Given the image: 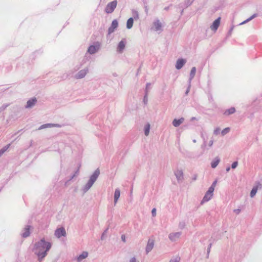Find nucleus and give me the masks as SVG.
Here are the masks:
<instances>
[{"label": "nucleus", "mask_w": 262, "mask_h": 262, "mask_svg": "<svg viewBox=\"0 0 262 262\" xmlns=\"http://www.w3.org/2000/svg\"><path fill=\"white\" fill-rule=\"evenodd\" d=\"M132 15L134 17V19H135V20L139 19V13L137 11H136L135 10H132Z\"/></svg>", "instance_id": "27"}, {"label": "nucleus", "mask_w": 262, "mask_h": 262, "mask_svg": "<svg viewBox=\"0 0 262 262\" xmlns=\"http://www.w3.org/2000/svg\"><path fill=\"white\" fill-rule=\"evenodd\" d=\"M184 119L183 118H181L179 119H174L172 122V124L174 126L177 127L181 124L184 122Z\"/></svg>", "instance_id": "18"}, {"label": "nucleus", "mask_w": 262, "mask_h": 262, "mask_svg": "<svg viewBox=\"0 0 262 262\" xmlns=\"http://www.w3.org/2000/svg\"><path fill=\"white\" fill-rule=\"evenodd\" d=\"M154 246V240L152 238H149L146 247L145 251L146 254H148L153 249Z\"/></svg>", "instance_id": "10"}, {"label": "nucleus", "mask_w": 262, "mask_h": 262, "mask_svg": "<svg viewBox=\"0 0 262 262\" xmlns=\"http://www.w3.org/2000/svg\"><path fill=\"white\" fill-rule=\"evenodd\" d=\"M212 189L213 188H209L208 190L207 191L203 199L202 202H207L211 199L212 196H213V193L214 191L212 190Z\"/></svg>", "instance_id": "7"}, {"label": "nucleus", "mask_w": 262, "mask_h": 262, "mask_svg": "<svg viewBox=\"0 0 262 262\" xmlns=\"http://www.w3.org/2000/svg\"><path fill=\"white\" fill-rule=\"evenodd\" d=\"M30 226L27 225L24 229V232L22 233V236L24 237H27L30 235Z\"/></svg>", "instance_id": "19"}, {"label": "nucleus", "mask_w": 262, "mask_h": 262, "mask_svg": "<svg viewBox=\"0 0 262 262\" xmlns=\"http://www.w3.org/2000/svg\"><path fill=\"white\" fill-rule=\"evenodd\" d=\"M237 164H238V163L237 162H234L232 164V168H235L237 167Z\"/></svg>", "instance_id": "37"}, {"label": "nucleus", "mask_w": 262, "mask_h": 262, "mask_svg": "<svg viewBox=\"0 0 262 262\" xmlns=\"http://www.w3.org/2000/svg\"><path fill=\"white\" fill-rule=\"evenodd\" d=\"M220 159L219 158H216L214 160V161H212L211 162V167L212 168H215L217 165L219 164V162H220Z\"/></svg>", "instance_id": "26"}, {"label": "nucleus", "mask_w": 262, "mask_h": 262, "mask_svg": "<svg viewBox=\"0 0 262 262\" xmlns=\"http://www.w3.org/2000/svg\"><path fill=\"white\" fill-rule=\"evenodd\" d=\"M51 247L52 244L43 238L34 244L32 250L37 256L38 260L40 262L47 255Z\"/></svg>", "instance_id": "1"}, {"label": "nucleus", "mask_w": 262, "mask_h": 262, "mask_svg": "<svg viewBox=\"0 0 262 262\" xmlns=\"http://www.w3.org/2000/svg\"><path fill=\"white\" fill-rule=\"evenodd\" d=\"M220 132V129H216L215 130H214V133L215 134H217Z\"/></svg>", "instance_id": "40"}, {"label": "nucleus", "mask_w": 262, "mask_h": 262, "mask_svg": "<svg viewBox=\"0 0 262 262\" xmlns=\"http://www.w3.org/2000/svg\"><path fill=\"white\" fill-rule=\"evenodd\" d=\"M78 170H77L76 171V174H78Z\"/></svg>", "instance_id": "46"}, {"label": "nucleus", "mask_w": 262, "mask_h": 262, "mask_svg": "<svg viewBox=\"0 0 262 262\" xmlns=\"http://www.w3.org/2000/svg\"><path fill=\"white\" fill-rule=\"evenodd\" d=\"M134 23V18L133 17L129 18L126 23V28L128 29H130L133 27Z\"/></svg>", "instance_id": "22"}, {"label": "nucleus", "mask_w": 262, "mask_h": 262, "mask_svg": "<svg viewBox=\"0 0 262 262\" xmlns=\"http://www.w3.org/2000/svg\"><path fill=\"white\" fill-rule=\"evenodd\" d=\"M216 183H217V181L216 180L214 181L213 182L212 185L209 188H213L212 190L214 191V188H215V187L216 186Z\"/></svg>", "instance_id": "35"}, {"label": "nucleus", "mask_w": 262, "mask_h": 262, "mask_svg": "<svg viewBox=\"0 0 262 262\" xmlns=\"http://www.w3.org/2000/svg\"><path fill=\"white\" fill-rule=\"evenodd\" d=\"M126 43V42L125 39H123L121 40L118 45L117 51L119 53H122L125 49Z\"/></svg>", "instance_id": "8"}, {"label": "nucleus", "mask_w": 262, "mask_h": 262, "mask_svg": "<svg viewBox=\"0 0 262 262\" xmlns=\"http://www.w3.org/2000/svg\"><path fill=\"white\" fill-rule=\"evenodd\" d=\"M100 174V171L99 169H97L95 170L94 173L91 176L90 179L86 184L82 187V190L83 193L86 192L93 186L94 183L96 182L97 178Z\"/></svg>", "instance_id": "2"}, {"label": "nucleus", "mask_w": 262, "mask_h": 262, "mask_svg": "<svg viewBox=\"0 0 262 262\" xmlns=\"http://www.w3.org/2000/svg\"><path fill=\"white\" fill-rule=\"evenodd\" d=\"M151 214L152 216H155L156 215V209L153 208L151 210Z\"/></svg>", "instance_id": "36"}, {"label": "nucleus", "mask_w": 262, "mask_h": 262, "mask_svg": "<svg viewBox=\"0 0 262 262\" xmlns=\"http://www.w3.org/2000/svg\"><path fill=\"white\" fill-rule=\"evenodd\" d=\"M255 17V15H253V16H252L251 18H249L247 19V21L249 20H251L252 18H253V17Z\"/></svg>", "instance_id": "42"}, {"label": "nucleus", "mask_w": 262, "mask_h": 262, "mask_svg": "<svg viewBox=\"0 0 262 262\" xmlns=\"http://www.w3.org/2000/svg\"><path fill=\"white\" fill-rule=\"evenodd\" d=\"M117 5V1L114 0L109 3H108L105 7V11L106 13H112L115 9L116 8Z\"/></svg>", "instance_id": "3"}, {"label": "nucleus", "mask_w": 262, "mask_h": 262, "mask_svg": "<svg viewBox=\"0 0 262 262\" xmlns=\"http://www.w3.org/2000/svg\"><path fill=\"white\" fill-rule=\"evenodd\" d=\"M230 167H228V168H227V169H226V171H229L230 170Z\"/></svg>", "instance_id": "43"}, {"label": "nucleus", "mask_w": 262, "mask_h": 262, "mask_svg": "<svg viewBox=\"0 0 262 262\" xmlns=\"http://www.w3.org/2000/svg\"><path fill=\"white\" fill-rule=\"evenodd\" d=\"M241 210L239 209H237V210H234V212L236 213V214H238L240 212Z\"/></svg>", "instance_id": "41"}, {"label": "nucleus", "mask_w": 262, "mask_h": 262, "mask_svg": "<svg viewBox=\"0 0 262 262\" xmlns=\"http://www.w3.org/2000/svg\"><path fill=\"white\" fill-rule=\"evenodd\" d=\"M54 234L56 237L59 238L61 236H66V231L64 228L61 227L55 230Z\"/></svg>", "instance_id": "6"}, {"label": "nucleus", "mask_w": 262, "mask_h": 262, "mask_svg": "<svg viewBox=\"0 0 262 262\" xmlns=\"http://www.w3.org/2000/svg\"><path fill=\"white\" fill-rule=\"evenodd\" d=\"M151 84L150 83H147L145 90V93H147V94H148L149 92L151 89Z\"/></svg>", "instance_id": "28"}, {"label": "nucleus", "mask_w": 262, "mask_h": 262, "mask_svg": "<svg viewBox=\"0 0 262 262\" xmlns=\"http://www.w3.org/2000/svg\"><path fill=\"white\" fill-rule=\"evenodd\" d=\"M89 71L88 68H85L84 69L79 71L75 75V78L77 79H82L84 78Z\"/></svg>", "instance_id": "4"}, {"label": "nucleus", "mask_w": 262, "mask_h": 262, "mask_svg": "<svg viewBox=\"0 0 262 262\" xmlns=\"http://www.w3.org/2000/svg\"><path fill=\"white\" fill-rule=\"evenodd\" d=\"M221 21V17H219L216 19H215L213 23H212V25L210 26V28L212 30H213L214 31H216L218 27L220 26Z\"/></svg>", "instance_id": "13"}, {"label": "nucleus", "mask_w": 262, "mask_h": 262, "mask_svg": "<svg viewBox=\"0 0 262 262\" xmlns=\"http://www.w3.org/2000/svg\"><path fill=\"white\" fill-rule=\"evenodd\" d=\"M37 102V99L35 97L30 99L27 102L25 108H30L33 107Z\"/></svg>", "instance_id": "12"}, {"label": "nucleus", "mask_w": 262, "mask_h": 262, "mask_svg": "<svg viewBox=\"0 0 262 262\" xmlns=\"http://www.w3.org/2000/svg\"><path fill=\"white\" fill-rule=\"evenodd\" d=\"M99 49L100 45L98 43L96 45H91L89 47L88 52L90 54H93L97 52Z\"/></svg>", "instance_id": "9"}, {"label": "nucleus", "mask_w": 262, "mask_h": 262, "mask_svg": "<svg viewBox=\"0 0 262 262\" xmlns=\"http://www.w3.org/2000/svg\"><path fill=\"white\" fill-rule=\"evenodd\" d=\"M180 237V234L179 233H175L170 234L169 238L171 241H176Z\"/></svg>", "instance_id": "25"}, {"label": "nucleus", "mask_w": 262, "mask_h": 262, "mask_svg": "<svg viewBox=\"0 0 262 262\" xmlns=\"http://www.w3.org/2000/svg\"><path fill=\"white\" fill-rule=\"evenodd\" d=\"M108 230V228L106 229L103 232L102 235H101V240H104L105 238V235L107 233V231Z\"/></svg>", "instance_id": "34"}, {"label": "nucleus", "mask_w": 262, "mask_h": 262, "mask_svg": "<svg viewBox=\"0 0 262 262\" xmlns=\"http://www.w3.org/2000/svg\"><path fill=\"white\" fill-rule=\"evenodd\" d=\"M121 240L124 242V243H125L126 242V238H125V235L124 234H122L121 235Z\"/></svg>", "instance_id": "38"}, {"label": "nucleus", "mask_w": 262, "mask_h": 262, "mask_svg": "<svg viewBox=\"0 0 262 262\" xmlns=\"http://www.w3.org/2000/svg\"><path fill=\"white\" fill-rule=\"evenodd\" d=\"M261 188V185L260 183L257 184L256 185L252 188V189L250 192L251 197L253 198L256 193L257 189L258 188Z\"/></svg>", "instance_id": "16"}, {"label": "nucleus", "mask_w": 262, "mask_h": 262, "mask_svg": "<svg viewBox=\"0 0 262 262\" xmlns=\"http://www.w3.org/2000/svg\"><path fill=\"white\" fill-rule=\"evenodd\" d=\"M10 144H8L5 146L3 147L0 150L3 151L4 154L10 147Z\"/></svg>", "instance_id": "33"}, {"label": "nucleus", "mask_w": 262, "mask_h": 262, "mask_svg": "<svg viewBox=\"0 0 262 262\" xmlns=\"http://www.w3.org/2000/svg\"><path fill=\"white\" fill-rule=\"evenodd\" d=\"M3 154V151L0 150V157Z\"/></svg>", "instance_id": "44"}, {"label": "nucleus", "mask_w": 262, "mask_h": 262, "mask_svg": "<svg viewBox=\"0 0 262 262\" xmlns=\"http://www.w3.org/2000/svg\"><path fill=\"white\" fill-rule=\"evenodd\" d=\"M120 195V191L118 188L115 189L114 193V203L116 204Z\"/></svg>", "instance_id": "21"}, {"label": "nucleus", "mask_w": 262, "mask_h": 262, "mask_svg": "<svg viewBox=\"0 0 262 262\" xmlns=\"http://www.w3.org/2000/svg\"><path fill=\"white\" fill-rule=\"evenodd\" d=\"M235 111V109L234 107H231L226 111H225V112L224 113V114L225 115V116H228L230 114H233Z\"/></svg>", "instance_id": "24"}, {"label": "nucleus", "mask_w": 262, "mask_h": 262, "mask_svg": "<svg viewBox=\"0 0 262 262\" xmlns=\"http://www.w3.org/2000/svg\"><path fill=\"white\" fill-rule=\"evenodd\" d=\"M230 131V128L229 127H227V128H225L224 129H223L222 132V135L223 136H224L225 135H226L227 133H228Z\"/></svg>", "instance_id": "32"}, {"label": "nucleus", "mask_w": 262, "mask_h": 262, "mask_svg": "<svg viewBox=\"0 0 262 262\" xmlns=\"http://www.w3.org/2000/svg\"><path fill=\"white\" fill-rule=\"evenodd\" d=\"M150 128V125L149 123H147L144 125V134L146 136H147L149 135Z\"/></svg>", "instance_id": "23"}, {"label": "nucleus", "mask_w": 262, "mask_h": 262, "mask_svg": "<svg viewBox=\"0 0 262 262\" xmlns=\"http://www.w3.org/2000/svg\"><path fill=\"white\" fill-rule=\"evenodd\" d=\"M129 262H139V261L137 260L135 257H132L129 260Z\"/></svg>", "instance_id": "39"}, {"label": "nucleus", "mask_w": 262, "mask_h": 262, "mask_svg": "<svg viewBox=\"0 0 262 262\" xmlns=\"http://www.w3.org/2000/svg\"><path fill=\"white\" fill-rule=\"evenodd\" d=\"M154 31L161 32L162 31V24L158 19H156L153 23V27L151 28Z\"/></svg>", "instance_id": "5"}, {"label": "nucleus", "mask_w": 262, "mask_h": 262, "mask_svg": "<svg viewBox=\"0 0 262 262\" xmlns=\"http://www.w3.org/2000/svg\"><path fill=\"white\" fill-rule=\"evenodd\" d=\"M148 94H147V93H145V95L144 96V98H143V102L144 103V104H147V102H148Z\"/></svg>", "instance_id": "30"}, {"label": "nucleus", "mask_w": 262, "mask_h": 262, "mask_svg": "<svg viewBox=\"0 0 262 262\" xmlns=\"http://www.w3.org/2000/svg\"><path fill=\"white\" fill-rule=\"evenodd\" d=\"M88 256V253L86 251H83L81 254L77 256L76 259L77 262H81L82 260L86 258Z\"/></svg>", "instance_id": "15"}, {"label": "nucleus", "mask_w": 262, "mask_h": 262, "mask_svg": "<svg viewBox=\"0 0 262 262\" xmlns=\"http://www.w3.org/2000/svg\"><path fill=\"white\" fill-rule=\"evenodd\" d=\"M195 72H196V69L195 67H193L191 69V72H190V76L192 78H193L194 76Z\"/></svg>", "instance_id": "31"}, {"label": "nucleus", "mask_w": 262, "mask_h": 262, "mask_svg": "<svg viewBox=\"0 0 262 262\" xmlns=\"http://www.w3.org/2000/svg\"><path fill=\"white\" fill-rule=\"evenodd\" d=\"M186 60L183 59H179L177 60L176 67L177 69H180L185 63Z\"/></svg>", "instance_id": "17"}, {"label": "nucleus", "mask_w": 262, "mask_h": 262, "mask_svg": "<svg viewBox=\"0 0 262 262\" xmlns=\"http://www.w3.org/2000/svg\"><path fill=\"white\" fill-rule=\"evenodd\" d=\"M118 23L116 19H114L113 20L111 26L109 27L108 29V33L109 34L113 33L115 30L118 27Z\"/></svg>", "instance_id": "11"}, {"label": "nucleus", "mask_w": 262, "mask_h": 262, "mask_svg": "<svg viewBox=\"0 0 262 262\" xmlns=\"http://www.w3.org/2000/svg\"><path fill=\"white\" fill-rule=\"evenodd\" d=\"M75 176V174H74L73 176H72L70 180H72V179H73Z\"/></svg>", "instance_id": "45"}, {"label": "nucleus", "mask_w": 262, "mask_h": 262, "mask_svg": "<svg viewBox=\"0 0 262 262\" xmlns=\"http://www.w3.org/2000/svg\"><path fill=\"white\" fill-rule=\"evenodd\" d=\"M175 175L178 180H181L183 178V172L182 170H177L175 172Z\"/></svg>", "instance_id": "20"}, {"label": "nucleus", "mask_w": 262, "mask_h": 262, "mask_svg": "<svg viewBox=\"0 0 262 262\" xmlns=\"http://www.w3.org/2000/svg\"><path fill=\"white\" fill-rule=\"evenodd\" d=\"M60 127V125L58 124H53V123H47V124H43L42 125H41L38 129L39 130H40V129H44V128H48V127Z\"/></svg>", "instance_id": "14"}, {"label": "nucleus", "mask_w": 262, "mask_h": 262, "mask_svg": "<svg viewBox=\"0 0 262 262\" xmlns=\"http://www.w3.org/2000/svg\"><path fill=\"white\" fill-rule=\"evenodd\" d=\"M180 257L178 256L174 257L171 259L170 262H179Z\"/></svg>", "instance_id": "29"}]
</instances>
